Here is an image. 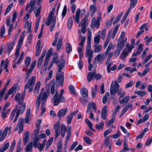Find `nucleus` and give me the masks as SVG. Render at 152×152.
<instances>
[{"label":"nucleus","instance_id":"nucleus-1","mask_svg":"<svg viewBox=\"0 0 152 152\" xmlns=\"http://www.w3.org/2000/svg\"><path fill=\"white\" fill-rule=\"evenodd\" d=\"M35 77L33 76L31 77L28 82L26 84L24 88V90L22 95L21 96V94L19 93H17L15 95V100L18 102L20 106H22L23 104H24L25 107H26V104L23 102L26 92V89H29V92H31L33 90V87L35 84Z\"/></svg>","mask_w":152,"mask_h":152},{"label":"nucleus","instance_id":"nucleus-2","mask_svg":"<svg viewBox=\"0 0 152 152\" xmlns=\"http://www.w3.org/2000/svg\"><path fill=\"white\" fill-rule=\"evenodd\" d=\"M64 91V90L61 89L60 91V94L59 95L58 91H56L55 94L52 99V101L54 103V106H57L59 103L65 101L64 97L62 96Z\"/></svg>","mask_w":152,"mask_h":152},{"label":"nucleus","instance_id":"nucleus-3","mask_svg":"<svg viewBox=\"0 0 152 152\" xmlns=\"http://www.w3.org/2000/svg\"><path fill=\"white\" fill-rule=\"evenodd\" d=\"M54 15V13H53V12H51L46 21V25L47 26H49L50 24H51L50 28H54L56 22V18L53 17Z\"/></svg>","mask_w":152,"mask_h":152},{"label":"nucleus","instance_id":"nucleus-4","mask_svg":"<svg viewBox=\"0 0 152 152\" xmlns=\"http://www.w3.org/2000/svg\"><path fill=\"white\" fill-rule=\"evenodd\" d=\"M119 88V85L116 81L115 82H113L111 83L110 88V93L111 95V99L113 98L115 94L117 92Z\"/></svg>","mask_w":152,"mask_h":152},{"label":"nucleus","instance_id":"nucleus-5","mask_svg":"<svg viewBox=\"0 0 152 152\" xmlns=\"http://www.w3.org/2000/svg\"><path fill=\"white\" fill-rule=\"evenodd\" d=\"M92 107L93 108L94 112H96V104L93 102H90L88 103L87 106V113L90 112V118L91 119H93L94 117V115L91 112Z\"/></svg>","mask_w":152,"mask_h":152},{"label":"nucleus","instance_id":"nucleus-6","mask_svg":"<svg viewBox=\"0 0 152 152\" xmlns=\"http://www.w3.org/2000/svg\"><path fill=\"white\" fill-rule=\"evenodd\" d=\"M19 88V86L18 84L16 83L14 86L10 88L8 91V92L6 93L4 98V100H7L9 96L12 94L14 92H16L17 91Z\"/></svg>","mask_w":152,"mask_h":152},{"label":"nucleus","instance_id":"nucleus-7","mask_svg":"<svg viewBox=\"0 0 152 152\" xmlns=\"http://www.w3.org/2000/svg\"><path fill=\"white\" fill-rule=\"evenodd\" d=\"M24 126V121L23 118H20L15 128V131H16L19 129L18 133L21 134L23 131Z\"/></svg>","mask_w":152,"mask_h":152},{"label":"nucleus","instance_id":"nucleus-8","mask_svg":"<svg viewBox=\"0 0 152 152\" xmlns=\"http://www.w3.org/2000/svg\"><path fill=\"white\" fill-rule=\"evenodd\" d=\"M56 64L57 66L58 67V72H61V70L64 68L65 65V60L64 59L62 56H61L60 57L58 62Z\"/></svg>","mask_w":152,"mask_h":152},{"label":"nucleus","instance_id":"nucleus-9","mask_svg":"<svg viewBox=\"0 0 152 152\" xmlns=\"http://www.w3.org/2000/svg\"><path fill=\"white\" fill-rule=\"evenodd\" d=\"M105 57L104 53L98 54L94 59L93 63V65L96 64L98 61L100 63L102 64V61L104 59Z\"/></svg>","mask_w":152,"mask_h":152},{"label":"nucleus","instance_id":"nucleus-10","mask_svg":"<svg viewBox=\"0 0 152 152\" xmlns=\"http://www.w3.org/2000/svg\"><path fill=\"white\" fill-rule=\"evenodd\" d=\"M25 104H23L22 106H20L19 109L17 110L15 116L13 120V123H15L17 121L18 118L19 117L20 113H23L25 110Z\"/></svg>","mask_w":152,"mask_h":152},{"label":"nucleus","instance_id":"nucleus-11","mask_svg":"<svg viewBox=\"0 0 152 152\" xmlns=\"http://www.w3.org/2000/svg\"><path fill=\"white\" fill-rule=\"evenodd\" d=\"M64 79V73L62 72L59 75H56V82L58 83L59 84L61 85L63 84Z\"/></svg>","mask_w":152,"mask_h":152},{"label":"nucleus","instance_id":"nucleus-12","mask_svg":"<svg viewBox=\"0 0 152 152\" xmlns=\"http://www.w3.org/2000/svg\"><path fill=\"white\" fill-rule=\"evenodd\" d=\"M16 37H15L14 38L12 44L11 43H8L7 45V47L5 51V52L8 51V55H9L10 53L13 48L14 46L15 42L16 40Z\"/></svg>","mask_w":152,"mask_h":152},{"label":"nucleus","instance_id":"nucleus-13","mask_svg":"<svg viewBox=\"0 0 152 152\" xmlns=\"http://www.w3.org/2000/svg\"><path fill=\"white\" fill-rule=\"evenodd\" d=\"M71 126H70L68 127L66 131V137L65 142L64 144V145L65 146L66 148L68 144V142L69 141V140L71 135Z\"/></svg>","mask_w":152,"mask_h":152},{"label":"nucleus","instance_id":"nucleus-14","mask_svg":"<svg viewBox=\"0 0 152 152\" xmlns=\"http://www.w3.org/2000/svg\"><path fill=\"white\" fill-rule=\"evenodd\" d=\"M48 88L41 95L42 98V103H45L46 101V99L48 97V95L50 93V85H49L48 86Z\"/></svg>","mask_w":152,"mask_h":152},{"label":"nucleus","instance_id":"nucleus-15","mask_svg":"<svg viewBox=\"0 0 152 152\" xmlns=\"http://www.w3.org/2000/svg\"><path fill=\"white\" fill-rule=\"evenodd\" d=\"M11 129V127L10 126L9 128H8L7 127L5 128L0 138V142H2L5 139L7 134L8 130H10Z\"/></svg>","mask_w":152,"mask_h":152},{"label":"nucleus","instance_id":"nucleus-16","mask_svg":"<svg viewBox=\"0 0 152 152\" xmlns=\"http://www.w3.org/2000/svg\"><path fill=\"white\" fill-rule=\"evenodd\" d=\"M67 111V107L60 110L57 113V116L60 118L66 114Z\"/></svg>","mask_w":152,"mask_h":152},{"label":"nucleus","instance_id":"nucleus-17","mask_svg":"<svg viewBox=\"0 0 152 152\" xmlns=\"http://www.w3.org/2000/svg\"><path fill=\"white\" fill-rule=\"evenodd\" d=\"M97 21L95 17H93L92 18L91 21V28H94L95 27L96 28H99L100 23H99V24H97Z\"/></svg>","mask_w":152,"mask_h":152},{"label":"nucleus","instance_id":"nucleus-18","mask_svg":"<svg viewBox=\"0 0 152 152\" xmlns=\"http://www.w3.org/2000/svg\"><path fill=\"white\" fill-rule=\"evenodd\" d=\"M88 16H86L79 23V26H81V28H86V21Z\"/></svg>","mask_w":152,"mask_h":152},{"label":"nucleus","instance_id":"nucleus-19","mask_svg":"<svg viewBox=\"0 0 152 152\" xmlns=\"http://www.w3.org/2000/svg\"><path fill=\"white\" fill-rule=\"evenodd\" d=\"M41 45V40L39 39L37 42L36 47V56H39L40 53L41 52V49H40Z\"/></svg>","mask_w":152,"mask_h":152},{"label":"nucleus","instance_id":"nucleus-20","mask_svg":"<svg viewBox=\"0 0 152 152\" xmlns=\"http://www.w3.org/2000/svg\"><path fill=\"white\" fill-rule=\"evenodd\" d=\"M80 10L79 8L77 10L75 16H73L75 18V22L77 23H80Z\"/></svg>","mask_w":152,"mask_h":152},{"label":"nucleus","instance_id":"nucleus-21","mask_svg":"<svg viewBox=\"0 0 152 152\" xmlns=\"http://www.w3.org/2000/svg\"><path fill=\"white\" fill-rule=\"evenodd\" d=\"M127 139L125 136L124 137V147L122 150L123 151H129L131 150L130 148L127 147Z\"/></svg>","mask_w":152,"mask_h":152},{"label":"nucleus","instance_id":"nucleus-22","mask_svg":"<svg viewBox=\"0 0 152 152\" xmlns=\"http://www.w3.org/2000/svg\"><path fill=\"white\" fill-rule=\"evenodd\" d=\"M107 107L106 106H104L103 107L101 112V116L102 118L105 120L107 118Z\"/></svg>","mask_w":152,"mask_h":152},{"label":"nucleus","instance_id":"nucleus-23","mask_svg":"<svg viewBox=\"0 0 152 152\" xmlns=\"http://www.w3.org/2000/svg\"><path fill=\"white\" fill-rule=\"evenodd\" d=\"M80 92L83 97H87L88 96V90L86 88H82L80 90Z\"/></svg>","mask_w":152,"mask_h":152},{"label":"nucleus","instance_id":"nucleus-24","mask_svg":"<svg viewBox=\"0 0 152 152\" xmlns=\"http://www.w3.org/2000/svg\"><path fill=\"white\" fill-rule=\"evenodd\" d=\"M123 48L122 46H121V45L120 46L117 44V48L114 53V56H115V57H118L120 54L121 50H122Z\"/></svg>","mask_w":152,"mask_h":152},{"label":"nucleus","instance_id":"nucleus-25","mask_svg":"<svg viewBox=\"0 0 152 152\" xmlns=\"http://www.w3.org/2000/svg\"><path fill=\"white\" fill-rule=\"evenodd\" d=\"M36 0H31L30 3L28 4V5L30 6V8L29 12V13H30L34 10Z\"/></svg>","mask_w":152,"mask_h":152},{"label":"nucleus","instance_id":"nucleus-26","mask_svg":"<svg viewBox=\"0 0 152 152\" xmlns=\"http://www.w3.org/2000/svg\"><path fill=\"white\" fill-rule=\"evenodd\" d=\"M29 136V132L28 131L26 132L25 133L23 139V143L24 145H26L28 142Z\"/></svg>","mask_w":152,"mask_h":152},{"label":"nucleus","instance_id":"nucleus-27","mask_svg":"<svg viewBox=\"0 0 152 152\" xmlns=\"http://www.w3.org/2000/svg\"><path fill=\"white\" fill-rule=\"evenodd\" d=\"M134 48V46L130 45L129 44L127 43L126 44L125 49L123 50L126 52H128V54H129V53Z\"/></svg>","mask_w":152,"mask_h":152},{"label":"nucleus","instance_id":"nucleus-28","mask_svg":"<svg viewBox=\"0 0 152 152\" xmlns=\"http://www.w3.org/2000/svg\"><path fill=\"white\" fill-rule=\"evenodd\" d=\"M62 37L61 36H60L58 39V43L56 46V49L57 51H60L62 45Z\"/></svg>","mask_w":152,"mask_h":152},{"label":"nucleus","instance_id":"nucleus-29","mask_svg":"<svg viewBox=\"0 0 152 152\" xmlns=\"http://www.w3.org/2000/svg\"><path fill=\"white\" fill-rule=\"evenodd\" d=\"M112 33V30H110L109 32V33L107 35V38L106 39L105 42L104 43V48L105 49L106 48L107 46L108 43H109V41L110 38L109 37H110L111 35V33Z\"/></svg>","mask_w":152,"mask_h":152},{"label":"nucleus","instance_id":"nucleus-30","mask_svg":"<svg viewBox=\"0 0 152 152\" xmlns=\"http://www.w3.org/2000/svg\"><path fill=\"white\" fill-rule=\"evenodd\" d=\"M97 45H94V46L95 49L94 50V52L95 53H98L101 50L102 48V46L101 45H99L97 46Z\"/></svg>","mask_w":152,"mask_h":152},{"label":"nucleus","instance_id":"nucleus-31","mask_svg":"<svg viewBox=\"0 0 152 152\" xmlns=\"http://www.w3.org/2000/svg\"><path fill=\"white\" fill-rule=\"evenodd\" d=\"M55 80L53 79L51 83V93L53 94L55 92Z\"/></svg>","mask_w":152,"mask_h":152},{"label":"nucleus","instance_id":"nucleus-32","mask_svg":"<svg viewBox=\"0 0 152 152\" xmlns=\"http://www.w3.org/2000/svg\"><path fill=\"white\" fill-rule=\"evenodd\" d=\"M18 105H16L15 109L13 110L11 112L10 117V119L11 121H12L13 119V118L14 117L15 112L16 110L17 111V110H18Z\"/></svg>","mask_w":152,"mask_h":152},{"label":"nucleus","instance_id":"nucleus-33","mask_svg":"<svg viewBox=\"0 0 152 152\" xmlns=\"http://www.w3.org/2000/svg\"><path fill=\"white\" fill-rule=\"evenodd\" d=\"M40 126L39 125H36V129H35L34 132V137H37V135L39 134Z\"/></svg>","mask_w":152,"mask_h":152},{"label":"nucleus","instance_id":"nucleus-34","mask_svg":"<svg viewBox=\"0 0 152 152\" xmlns=\"http://www.w3.org/2000/svg\"><path fill=\"white\" fill-rule=\"evenodd\" d=\"M9 145V142H7L4 145L2 146L0 148V152H4L6 151L8 148Z\"/></svg>","mask_w":152,"mask_h":152},{"label":"nucleus","instance_id":"nucleus-35","mask_svg":"<svg viewBox=\"0 0 152 152\" xmlns=\"http://www.w3.org/2000/svg\"><path fill=\"white\" fill-rule=\"evenodd\" d=\"M128 55V52H126L123 50L120 58L123 61H124L125 60V58Z\"/></svg>","mask_w":152,"mask_h":152},{"label":"nucleus","instance_id":"nucleus-36","mask_svg":"<svg viewBox=\"0 0 152 152\" xmlns=\"http://www.w3.org/2000/svg\"><path fill=\"white\" fill-rule=\"evenodd\" d=\"M127 40V38L126 37L123 40H120V39H118L117 44L124 48V44L126 42Z\"/></svg>","mask_w":152,"mask_h":152},{"label":"nucleus","instance_id":"nucleus-37","mask_svg":"<svg viewBox=\"0 0 152 152\" xmlns=\"http://www.w3.org/2000/svg\"><path fill=\"white\" fill-rule=\"evenodd\" d=\"M114 18L115 17L114 16H113L110 19L106 22L105 25L106 27L107 28L110 27V26L111 25L113 21L114 20Z\"/></svg>","mask_w":152,"mask_h":152},{"label":"nucleus","instance_id":"nucleus-38","mask_svg":"<svg viewBox=\"0 0 152 152\" xmlns=\"http://www.w3.org/2000/svg\"><path fill=\"white\" fill-rule=\"evenodd\" d=\"M98 86L97 85L94 86V88L92 89V96L93 99L94 98L96 93L97 91Z\"/></svg>","mask_w":152,"mask_h":152},{"label":"nucleus","instance_id":"nucleus-39","mask_svg":"<svg viewBox=\"0 0 152 152\" xmlns=\"http://www.w3.org/2000/svg\"><path fill=\"white\" fill-rule=\"evenodd\" d=\"M13 5H14L13 3L12 2L9 6H8L7 7V8H6V9L5 11V12L4 13V15H7L8 13L10 12L11 10L12 7Z\"/></svg>","mask_w":152,"mask_h":152},{"label":"nucleus","instance_id":"nucleus-40","mask_svg":"<svg viewBox=\"0 0 152 152\" xmlns=\"http://www.w3.org/2000/svg\"><path fill=\"white\" fill-rule=\"evenodd\" d=\"M41 84L40 82H37L35 87L34 93L35 94H37L39 89L40 87Z\"/></svg>","mask_w":152,"mask_h":152},{"label":"nucleus","instance_id":"nucleus-41","mask_svg":"<svg viewBox=\"0 0 152 152\" xmlns=\"http://www.w3.org/2000/svg\"><path fill=\"white\" fill-rule=\"evenodd\" d=\"M93 51L92 49L86 50V56L87 57L88 56V57H92L93 56Z\"/></svg>","mask_w":152,"mask_h":152},{"label":"nucleus","instance_id":"nucleus-42","mask_svg":"<svg viewBox=\"0 0 152 152\" xmlns=\"http://www.w3.org/2000/svg\"><path fill=\"white\" fill-rule=\"evenodd\" d=\"M90 11H92L91 13V16H93L96 11V9L95 7L94 6V4L90 6L89 8Z\"/></svg>","mask_w":152,"mask_h":152},{"label":"nucleus","instance_id":"nucleus-43","mask_svg":"<svg viewBox=\"0 0 152 152\" xmlns=\"http://www.w3.org/2000/svg\"><path fill=\"white\" fill-rule=\"evenodd\" d=\"M138 0H130V4L129 7L133 8L136 5L137 2Z\"/></svg>","mask_w":152,"mask_h":152},{"label":"nucleus","instance_id":"nucleus-44","mask_svg":"<svg viewBox=\"0 0 152 152\" xmlns=\"http://www.w3.org/2000/svg\"><path fill=\"white\" fill-rule=\"evenodd\" d=\"M129 96H126L119 101V103L123 104L125 103L129 100Z\"/></svg>","mask_w":152,"mask_h":152},{"label":"nucleus","instance_id":"nucleus-45","mask_svg":"<svg viewBox=\"0 0 152 152\" xmlns=\"http://www.w3.org/2000/svg\"><path fill=\"white\" fill-rule=\"evenodd\" d=\"M123 15V12H121L119 14L117 17L115 19L114 21L113 22V25H115L116 24L119 22Z\"/></svg>","mask_w":152,"mask_h":152},{"label":"nucleus","instance_id":"nucleus-46","mask_svg":"<svg viewBox=\"0 0 152 152\" xmlns=\"http://www.w3.org/2000/svg\"><path fill=\"white\" fill-rule=\"evenodd\" d=\"M100 35L99 34L97 35L94 37V45H98L99 43L100 40Z\"/></svg>","mask_w":152,"mask_h":152},{"label":"nucleus","instance_id":"nucleus-47","mask_svg":"<svg viewBox=\"0 0 152 152\" xmlns=\"http://www.w3.org/2000/svg\"><path fill=\"white\" fill-rule=\"evenodd\" d=\"M66 53L68 54L69 53L72 51V46L69 43L66 44Z\"/></svg>","mask_w":152,"mask_h":152},{"label":"nucleus","instance_id":"nucleus-48","mask_svg":"<svg viewBox=\"0 0 152 152\" xmlns=\"http://www.w3.org/2000/svg\"><path fill=\"white\" fill-rule=\"evenodd\" d=\"M31 61V58L30 57H27L25 61V66L27 67H28L30 64Z\"/></svg>","mask_w":152,"mask_h":152},{"label":"nucleus","instance_id":"nucleus-49","mask_svg":"<svg viewBox=\"0 0 152 152\" xmlns=\"http://www.w3.org/2000/svg\"><path fill=\"white\" fill-rule=\"evenodd\" d=\"M69 90L71 93L73 95H75L76 92L75 90L74 86L72 85H70L69 87Z\"/></svg>","mask_w":152,"mask_h":152},{"label":"nucleus","instance_id":"nucleus-50","mask_svg":"<svg viewBox=\"0 0 152 152\" xmlns=\"http://www.w3.org/2000/svg\"><path fill=\"white\" fill-rule=\"evenodd\" d=\"M93 77H94V75H93V72H88L87 75V80L88 81V82H90Z\"/></svg>","mask_w":152,"mask_h":152},{"label":"nucleus","instance_id":"nucleus-51","mask_svg":"<svg viewBox=\"0 0 152 152\" xmlns=\"http://www.w3.org/2000/svg\"><path fill=\"white\" fill-rule=\"evenodd\" d=\"M21 140H20L17 145L16 152H22V149L21 147Z\"/></svg>","mask_w":152,"mask_h":152},{"label":"nucleus","instance_id":"nucleus-52","mask_svg":"<svg viewBox=\"0 0 152 152\" xmlns=\"http://www.w3.org/2000/svg\"><path fill=\"white\" fill-rule=\"evenodd\" d=\"M104 123L103 121H102L100 123V125L96 124V128L98 130H99L100 129H102L103 128Z\"/></svg>","mask_w":152,"mask_h":152},{"label":"nucleus","instance_id":"nucleus-53","mask_svg":"<svg viewBox=\"0 0 152 152\" xmlns=\"http://www.w3.org/2000/svg\"><path fill=\"white\" fill-rule=\"evenodd\" d=\"M134 94H138L140 96H143L145 95L146 92L145 91H135L134 92Z\"/></svg>","mask_w":152,"mask_h":152},{"label":"nucleus","instance_id":"nucleus-54","mask_svg":"<svg viewBox=\"0 0 152 152\" xmlns=\"http://www.w3.org/2000/svg\"><path fill=\"white\" fill-rule=\"evenodd\" d=\"M40 104V99H39V97L37 98L36 100V112L37 113L39 111V106Z\"/></svg>","mask_w":152,"mask_h":152},{"label":"nucleus","instance_id":"nucleus-55","mask_svg":"<svg viewBox=\"0 0 152 152\" xmlns=\"http://www.w3.org/2000/svg\"><path fill=\"white\" fill-rule=\"evenodd\" d=\"M21 44L22 43L19 42L18 43V44L17 46V48L16 49L15 52V55L19 56L20 53V48Z\"/></svg>","mask_w":152,"mask_h":152},{"label":"nucleus","instance_id":"nucleus-56","mask_svg":"<svg viewBox=\"0 0 152 152\" xmlns=\"http://www.w3.org/2000/svg\"><path fill=\"white\" fill-rule=\"evenodd\" d=\"M33 144L32 142H31L27 145L25 150V151L26 152L30 151L32 148Z\"/></svg>","mask_w":152,"mask_h":152},{"label":"nucleus","instance_id":"nucleus-57","mask_svg":"<svg viewBox=\"0 0 152 152\" xmlns=\"http://www.w3.org/2000/svg\"><path fill=\"white\" fill-rule=\"evenodd\" d=\"M53 75V71L52 70H51L49 73V75H48L47 77H46L45 81V83H46L48 80H50L52 77Z\"/></svg>","mask_w":152,"mask_h":152},{"label":"nucleus","instance_id":"nucleus-58","mask_svg":"<svg viewBox=\"0 0 152 152\" xmlns=\"http://www.w3.org/2000/svg\"><path fill=\"white\" fill-rule=\"evenodd\" d=\"M25 33V31L24 30L21 34L19 40H18V42L22 43L23 40V37L24 36V35Z\"/></svg>","mask_w":152,"mask_h":152},{"label":"nucleus","instance_id":"nucleus-59","mask_svg":"<svg viewBox=\"0 0 152 152\" xmlns=\"http://www.w3.org/2000/svg\"><path fill=\"white\" fill-rule=\"evenodd\" d=\"M45 103H42L41 107V113L40 114L41 115H42L43 113L46 111V109L45 107Z\"/></svg>","mask_w":152,"mask_h":152},{"label":"nucleus","instance_id":"nucleus-60","mask_svg":"<svg viewBox=\"0 0 152 152\" xmlns=\"http://www.w3.org/2000/svg\"><path fill=\"white\" fill-rule=\"evenodd\" d=\"M32 71H33L31 70L30 69H29L28 70V72H27L26 75V76L25 79V80H27L28 79L29 77L31 75Z\"/></svg>","mask_w":152,"mask_h":152},{"label":"nucleus","instance_id":"nucleus-61","mask_svg":"<svg viewBox=\"0 0 152 152\" xmlns=\"http://www.w3.org/2000/svg\"><path fill=\"white\" fill-rule=\"evenodd\" d=\"M60 121L59 120L54 125V127L55 131H59V128L60 126Z\"/></svg>","mask_w":152,"mask_h":152},{"label":"nucleus","instance_id":"nucleus-62","mask_svg":"<svg viewBox=\"0 0 152 152\" xmlns=\"http://www.w3.org/2000/svg\"><path fill=\"white\" fill-rule=\"evenodd\" d=\"M110 142V138L109 137H107L104 140L103 145L104 147H107L109 145Z\"/></svg>","mask_w":152,"mask_h":152},{"label":"nucleus","instance_id":"nucleus-63","mask_svg":"<svg viewBox=\"0 0 152 152\" xmlns=\"http://www.w3.org/2000/svg\"><path fill=\"white\" fill-rule=\"evenodd\" d=\"M115 120V118L112 117L111 119L106 123V126L107 127L109 126L114 122Z\"/></svg>","mask_w":152,"mask_h":152},{"label":"nucleus","instance_id":"nucleus-64","mask_svg":"<svg viewBox=\"0 0 152 152\" xmlns=\"http://www.w3.org/2000/svg\"><path fill=\"white\" fill-rule=\"evenodd\" d=\"M73 117L71 114H70L69 116L66 117V118H67V123L68 124H69L71 123Z\"/></svg>","mask_w":152,"mask_h":152}]
</instances>
